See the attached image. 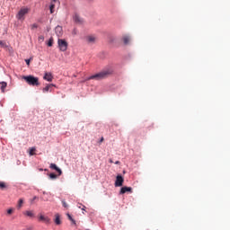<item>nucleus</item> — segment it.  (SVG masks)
Wrapping results in <instances>:
<instances>
[{"mask_svg": "<svg viewBox=\"0 0 230 230\" xmlns=\"http://www.w3.org/2000/svg\"><path fill=\"white\" fill-rule=\"evenodd\" d=\"M37 199V197H34V200Z\"/></svg>", "mask_w": 230, "mask_h": 230, "instance_id": "obj_38", "label": "nucleus"}, {"mask_svg": "<svg viewBox=\"0 0 230 230\" xmlns=\"http://www.w3.org/2000/svg\"><path fill=\"white\" fill-rule=\"evenodd\" d=\"M22 204H24V199H20L18 201V209H21L22 208Z\"/></svg>", "mask_w": 230, "mask_h": 230, "instance_id": "obj_20", "label": "nucleus"}, {"mask_svg": "<svg viewBox=\"0 0 230 230\" xmlns=\"http://www.w3.org/2000/svg\"><path fill=\"white\" fill-rule=\"evenodd\" d=\"M110 163H111V164H112V163H114V162L112 161V159H110Z\"/></svg>", "mask_w": 230, "mask_h": 230, "instance_id": "obj_35", "label": "nucleus"}, {"mask_svg": "<svg viewBox=\"0 0 230 230\" xmlns=\"http://www.w3.org/2000/svg\"><path fill=\"white\" fill-rule=\"evenodd\" d=\"M74 21L76 22V24H82V22H84V19H82V17H80V15L77 13L74 15Z\"/></svg>", "mask_w": 230, "mask_h": 230, "instance_id": "obj_9", "label": "nucleus"}, {"mask_svg": "<svg viewBox=\"0 0 230 230\" xmlns=\"http://www.w3.org/2000/svg\"><path fill=\"white\" fill-rule=\"evenodd\" d=\"M56 31V35H58V37H62V27L61 26H57L55 29Z\"/></svg>", "mask_w": 230, "mask_h": 230, "instance_id": "obj_15", "label": "nucleus"}, {"mask_svg": "<svg viewBox=\"0 0 230 230\" xmlns=\"http://www.w3.org/2000/svg\"><path fill=\"white\" fill-rule=\"evenodd\" d=\"M57 3H58V0H52L50 3V6H49V10H50V13H54L55 11V4H57Z\"/></svg>", "mask_w": 230, "mask_h": 230, "instance_id": "obj_13", "label": "nucleus"}, {"mask_svg": "<svg viewBox=\"0 0 230 230\" xmlns=\"http://www.w3.org/2000/svg\"><path fill=\"white\" fill-rule=\"evenodd\" d=\"M111 74L112 68L107 67L104 68L102 71L87 77L86 80H104V78H108V76H111Z\"/></svg>", "mask_w": 230, "mask_h": 230, "instance_id": "obj_1", "label": "nucleus"}, {"mask_svg": "<svg viewBox=\"0 0 230 230\" xmlns=\"http://www.w3.org/2000/svg\"><path fill=\"white\" fill-rule=\"evenodd\" d=\"M49 168H51V170H56V172H58V175H62V170H60V168H58V166H57V164H50Z\"/></svg>", "mask_w": 230, "mask_h": 230, "instance_id": "obj_10", "label": "nucleus"}, {"mask_svg": "<svg viewBox=\"0 0 230 230\" xmlns=\"http://www.w3.org/2000/svg\"><path fill=\"white\" fill-rule=\"evenodd\" d=\"M31 60H32L31 58L30 59H25L27 66H30V62H31Z\"/></svg>", "mask_w": 230, "mask_h": 230, "instance_id": "obj_28", "label": "nucleus"}, {"mask_svg": "<svg viewBox=\"0 0 230 230\" xmlns=\"http://www.w3.org/2000/svg\"><path fill=\"white\" fill-rule=\"evenodd\" d=\"M39 40H44V36H40Z\"/></svg>", "mask_w": 230, "mask_h": 230, "instance_id": "obj_31", "label": "nucleus"}, {"mask_svg": "<svg viewBox=\"0 0 230 230\" xmlns=\"http://www.w3.org/2000/svg\"><path fill=\"white\" fill-rule=\"evenodd\" d=\"M27 230H33V226H27Z\"/></svg>", "mask_w": 230, "mask_h": 230, "instance_id": "obj_30", "label": "nucleus"}, {"mask_svg": "<svg viewBox=\"0 0 230 230\" xmlns=\"http://www.w3.org/2000/svg\"><path fill=\"white\" fill-rule=\"evenodd\" d=\"M57 177H58V176L53 172L49 174V179H52V181H55V179H57Z\"/></svg>", "mask_w": 230, "mask_h": 230, "instance_id": "obj_23", "label": "nucleus"}, {"mask_svg": "<svg viewBox=\"0 0 230 230\" xmlns=\"http://www.w3.org/2000/svg\"><path fill=\"white\" fill-rule=\"evenodd\" d=\"M39 219H40L41 222H45V224H50V222H51V219H49V217H45V216H43V215L40 216Z\"/></svg>", "mask_w": 230, "mask_h": 230, "instance_id": "obj_12", "label": "nucleus"}, {"mask_svg": "<svg viewBox=\"0 0 230 230\" xmlns=\"http://www.w3.org/2000/svg\"><path fill=\"white\" fill-rule=\"evenodd\" d=\"M123 182H125V180L123 179V176L118 175L116 177V181H115L116 188H119V187L123 186Z\"/></svg>", "mask_w": 230, "mask_h": 230, "instance_id": "obj_5", "label": "nucleus"}, {"mask_svg": "<svg viewBox=\"0 0 230 230\" xmlns=\"http://www.w3.org/2000/svg\"><path fill=\"white\" fill-rule=\"evenodd\" d=\"M29 12L30 9L28 7H22L16 14V18L18 21H24V15H26Z\"/></svg>", "mask_w": 230, "mask_h": 230, "instance_id": "obj_4", "label": "nucleus"}, {"mask_svg": "<svg viewBox=\"0 0 230 230\" xmlns=\"http://www.w3.org/2000/svg\"><path fill=\"white\" fill-rule=\"evenodd\" d=\"M58 46L59 48V50L61 51H67V48L69 46V43L64 39H58Z\"/></svg>", "mask_w": 230, "mask_h": 230, "instance_id": "obj_3", "label": "nucleus"}, {"mask_svg": "<svg viewBox=\"0 0 230 230\" xmlns=\"http://www.w3.org/2000/svg\"><path fill=\"white\" fill-rule=\"evenodd\" d=\"M74 34L76 35V32L74 31Z\"/></svg>", "mask_w": 230, "mask_h": 230, "instance_id": "obj_37", "label": "nucleus"}, {"mask_svg": "<svg viewBox=\"0 0 230 230\" xmlns=\"http://www.w3.org/2000/svg\"><path fill=\"white\" fill-rule=\"evenodd\" d=\"M115 164H119V161L115 162Z\"/></svg>", "mask_w": 230, "mask_h": 230, "instance_id": "obj_34", "label": "nucleus"}, {"mask_svg": "<svg viewBox=\"0 0 230 230\" xmlns=\"http://www.w3.org/2000/svg\"><path fill=\"white\" fill-rule=\"evenodd\" d=\"M40 172H43V169H40Z\"/></svg>", "mask_w": 230, "mask_h": 230, "instance_id": "obj_36", "label": "nucleus"}, {"mask_svg": "<svg viewBox=\"0 0 230 230\" xmlns=\"http://www.w3.org/2000/svg\"><path fill=\"white\" fill-rule=\"evenodd\" d=\"M132 193V188L131 187H122L120 189L119 194L124 195V193Z\"/></svg>", "mask_w": 230, "mask_h": 230, "instance_id": "obj_8", "label": "nucleus"}, {"mask_svg": "<svg viewBox=\"0 0 230 230\" xmlns=\"http://www.w3.org/2000/svg\"><path fill=\"white\" fill-rule=\"evenodd\" d=\"M35 147H31V149H30V152H29V155H35Z\"/></svg>", "mask_w": 230, "mask_h": 230, "instance_id": "obj_22", "label": "nucleus"}, {"mask_svg": "<svg viewBox=\"0 0 230 230\" xmlns=\"http://www.w3.org/2000/svg\"><path fill=\"white\" fill-rule=\"evenodd\" d=\"M103 141H104V138H103V137H101V139H100V143H103Z\"/></svg>", "mask_w": 230, "mask_h": 230, "instance_id": "obj_32", "label": "nucleus"}, {"mask_svg": "<svg viewBox=\"0 0 230 230\" xmlns=\"http://www.w3.org/2000/svg\"><path fill=\"white\" fill-rule=\"evenodd\" d=\"M12 213H13V209L9 208V209L7 210V215H12Z\"/></svg>", "mask_w": 230, "mask_h": 230, "instance_id": "obj_29", "label": "nucleus"}, {"mask_svg": "<svg viewBox=\"0 0 230 230\" xmlns=\"http://www.w3.org/2000/svg\"><path fill=\"white\" fill-rule=\"evenodd\" d=\"M53 42H54V40H53V37H51V38L49 40L48 43H47V45L49 46V48H51V46H53Z\"/></svg>", "mask_w": 230, "mask_h": 230, "instance_id": "obj_21", "label": "nucleus"}, {"mask_svg": "<svg viewBox=\"0 0 230 230\" xmlns=\"http://www.w3.org/2000/svg\"><path fill=\"white\" fill-rule=\"evenodd\" d=\"M85 40L88 44H94L96 42V37L89 35L85 37Z\"/></svg>", "mask_w": 230, "mask_h": 230, "instance_id": "obj_6", "label": "nucleus"}, {"mask_svg": "<svg viewBox=\"0 0 230 230\" xmlns=\"http://www.w3.org/2000/svg\"><path fill=\"white\" fill-rule=\"evenodd\" d=\"M23 215L29 218H35V212L33 210L23 211Z\"/></svg>", "mask_w": 230, "mask_h": 230, "instance_id": "obj_7", "label": "nucleus"}, {"mask_svg": "<svg viewBox=\"0 0 230 230\" xmlns=\"http://www.w3.org/2000/svg\"><path fill=\"white\" fill-rule=\"evenodd\" d=\"M52 87H55V84H48L47 86H45L43 88V93H49V92H51V88Z\"/></svg>", "mask_w": 230, "mask_h": 230, "instance_id": "obj_14", "label": "nucleus"}, {"mask_svg": "<svg viewBox=\"0 0 230 230\" xmlns=\"http://www.w3.org/2000/svg\"><path fill=\"white\" fill-rule=\"evenodd\" d=\"M22 80L28 84V85H31L32 87H39L40 85V82H39V77H35L33 75H23Z\"/></svg>", "mask_w": 230, "mask_h": 230, "instance_id": "obj_2", "label": "nucleus"}, {"mask_svg": "<svg viewBox=\"0 0 230 230\" xmlns=\"http://www.w3.org/2000/svg\"><path fill=\"white\" fill-rule=\"evenodd\" d=\"M0 47L4 48V49H6V48H8V45L6 44V41L0 40Z\"/></svg>", "mask_w": 230, "mask_h": 230, "instance_id": "obj_18", "label": "nucleus"}, {"mask_svg": "<svg viewBox=\"0 0 230 230\" xmlns=\"http://www.w3.org/2000/svg\"><path fill=\"white\" fill-rule=\"evenodd\" d=\"M82 210L85 211V206L83 205Z\"/></svg>", "mask_w": 230, "mask_h": 230, "instance_id": "obj_33", "label": "nucleus"}, {"mask_svg": "<svg viewBox=\"0 0 230 230\" xmlns=\"http://www.w3.org/2000/svg\"><path fill=\"white\" fill-rule=\"evenodd\" d=\"M1 84V89H2V91H4V89H6V83H4V82H2V83H0Z\"/></svg>", "mask_w": 230, "mask_h": 230, "instance_id": "obj_24", "label": "nucleus"}, {"mask_svg": "<svg viewBox=\"0 0 230 230\" xmlns=\"http://www.w3.org/2000/svg\"><path fill=\"white\" fill-rule=\"evenodd\" d=\"M55 224L57 226H60L62 222L60 221V216L58 214L56 215Z\"/></svg>", "mask_w": 230, "mask_h": 230, "instance_id": "obj_17", "label": "nucleus"}, {"mask_svg": "<svg viewBox=\"0 0 230 230\" xmlns=\"http://www.w3.org/2000/svg\"><path fill=\"white\" fill-rule=\"evenodd\" d=\"M122 40H123V42H124L125 45L129 44V42H130V36L124 35Z\"/></svg>", "mask_w": 230, "mask_h": 230, "instance_id": "obj_16", "label": "nucleus"}, {"mask_svg": "<svg viewBox=\"0 0 230 230\" xmlns=\"http://www.w3.org/2000/svg\"><path fill=\"white\" fill-rule=\"evenodd\" d=\"M43 78L47 80V82H53V75L51 73H45Z\"/></svg>", "mask_w": 230, "mask_h": 230, "instance_id": "obj_11", "label": "nucleus"}, {"mask_svg": "<svg viewBox=\"0 0 230 230\" xmlns=\"http://www.w3.org/2000/svg\"><path fill=\"white\" fill-rule=\"evenodd\" d=\"M37 28H39V25H37L36 23L31 25V30H35Z\"/></svg>", "mask_w": 230, "mask_h": 230, "instance_id": "obj_27", "label": "nucleus"}, {"mask_svg": "<svg viewBox=\"0 0 230 230\" xmlns=\"http://www.w3.org/2000/svg\"><path fill=\"white\" fill-rule=\"evenodd\" d=\"M62 204L64 208H69V206L67 205V203L66 202V200H62Z\"/></svg>", "mask_w": 230, "mask_h": 230, "instance_id": "obj_26", "label": "nucleus"}, {"mask_svg": "<svg viewBox=\"0 0 230 230\" xmlns=\"http://www.w3.org/2000/svg\"><path fill=\"white\" fill-rule=\"evenodd\" d=\"M0 188H1V190H4V188H6V183L1 181L0 182Z\"/></svg>", "mask_w": 230, "mask_h": 230, "instance_id": "obj_25", "label": "nucleus"}, {"mask_svg": "<svg viewBox=\"0 0 230 230\" xmlns=\"http://www.w3.org/2000/svg\"><path fill=\"white\" fill-rule=\"evenodd\" d=\"M66 217H68V220L74 224V226H76V221L73 218V217L70 216V214H66Z\"/></svg>", "mask_w": 230, "mask_h": 230, "instance_id": "obj_19", "label": "nucleus"}]
</instances>
